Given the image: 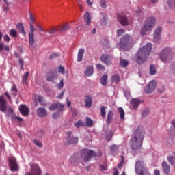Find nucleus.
<instances>
[{"label": "nucleus", "mask_w": 175, "mask_h": 175, "mask_svg": "<svg viewBox=\"0 0 175 175\" xmlns=\"http://www.w3.org/2000/svg\"><path fill=\"white\" fill-rule=\"evenodd\" d=\"M36 113L38 117H46L47 116V110L43 107H39L37 109Z\"/></svg>", "instance_id": "20"}, {"label": "nucleus", "mask_w": 175, "mask_h": 175, "mask_svg": "<svg viewBox=\"0 0 175 175\" xmlns=\"http://www.w3.org/2000/svg\"><path fill=\"white\" fill-rule=\"evenodd\" d=\"M100 114L103 118H105L106 117V107H105L104 106H103L100 109Z\"/></svg>", "instance_id": "42"}, {"label": "nucleus", "mask_w": 175, "mask_h": 175, "mask_svg": "<svg viewBox=\"0 0 175 175\" xmlns=\"http://www.w3.org/2000/svg\"><path fill=\"white\" fill-rule=\"evenodd\" d=\"M120 64L122 66V68H126V66H128V61L125 59H121L120 61Z\"/></svg>", "instance_id": "46"}, {"label": "nucleus", "mask_w": 175, "mask_h": 175, "mask_svg": "<svg viewBox=\"0 0 175 175\" xmlns=\"http://www.w3.org/2000/svg\"><path fill=\"white\" fill-rule=\"evenodd\" d=\"M17 29H18L20 33H21L22 35H23V36H25V35H27V32L25 31V30L24 29V25H23V23H19L16 25Z\"/></svg>", "instance_id": "25"}, {"label": "nucleus", "mask_w": 175, "mask_h": 175, "mask_svg": "<svg viewBox=\"0 0 175 175\" xmlns=\"http://www.w3.org/2000/svg\"><path fill=\"white\" fill-rule=\"evenodd\" d=\"M155 88H157V81L152 80L148 83L147 87L145 88V92L146 94H151V92L155 90Z\"/></svg>", "instance_id": "12"}, {"label": "nucleus", "mask_w": 175, "mask_h": 175, "mask_svg": "<svg viewBox=\"0 0 175 175\" xmlns=\"http://www.w3.org/2000/svg\"><path fill=\"white\" fill-rule=\"evenodd\" d=\"M65 105L61 104L59 103L52 104L50 107H49V110L54 111V110H59V111H62Z\"/></svg>", "instance_id": "15"}, {"label": "nucleus", "mask_w": 175, "mask_h": 175, "mask_svg": "<svg viewBox=\"0 0 175 175\" xmlns=\"http://www.w3.org/2000/svg\"><path fill=\"white\" fill-rule=\"evenodd\" d=\"M10 35L12 38H17V31H16V29H14L10 30Z\"/></svg>", "instance_id": "44"}, {"label": "nucleus", "mask_w": 175, "mask_h": 175, "mask_svg": "<svg viewBox=\"0 0 175 175\" xmlns=\"http://www.w3.org/2000/svg\"><path fill=\"white\" fill-rule=\"evenodd\" d=\"M36 27H37V29L38 31H40L41 32H44V29H43V28H42V26H40V25L37 24Z\"/></svg>", "instance_id": "60"}, {"label": "nucleus", "mask_w": 175, "mask_h": 175, "mask_svg": "<svg viewBox=\"0 0 175 175\" xmlns=\"http://www.w3.org/2000/svg\"><path fill=\"white\" fill-rule=\"evenodd\" d=\"M61 116V113L58 112V113H54L52 115L53 118H58V117H59Z\"/></svg>", "instance_id": "57"}, {"label": "nucleus", "mask_w": 175, "mask_h": 175, "mask_svg": "<svg viewBox=\"0 0 175 175\" xmlns=\"http://www.w3.org/2000/svg\"><path fill=\"white\" fill-rule=\"evenodd\" d=\"M66 136V141L67 144H76L79 142V138L73 137L72 131H68Z\"/></svg>", "instance_id": "9"}, {"label": "nucleus", "mask_w": 175, "mask_h": 175, "mask_svg": "<svg viewBox=\"0 0 175 175\" xmlns=\"http://www.w3.org/2000/svg\"><path fill=\"white\" fill-rule=\"evenodd\" d=\"M69 28V24L66 23L64 25L59 26L58 29L60 32H65V31H68Z\"/></svg>", "instance_id": "32"}, {"label": "nucleus", "mask_w": 175, "mask_h": 175, "mask_svg": "<svg viewBox=\"0 0 175 175\" xmlns=\"http://www.w3.org/2000/svg\"><path fill=\"white\" fill-rule=\"evenodd\" d=\"M96 153L94 151L88 149H83L81 151V159L83 161V162H88V161H91L92 157H96Z\"/></svg>", "instance_id": "7"}, {"label": "nucleus", "mask_w": 175, "mask_h": 175, "mask_svg": "<svg viewBox=\"0 0 175 175\" xmlns=\"http://www.w3.org/2000/svg\"><path fill=\"white\" fill-rule=\"evenodd\" d=\"M19 111L25 117L28 116V114H29V109H28V107L25 105H21L19 107Z\"/></svg>", "instance_id": "19"}, {"label": "nucleus", "mask_w": 175, "mask_h": 175, "mask_svg": "<svg viewBox=\"0 0 175 175\" xmlns=\"http://www.w3.org/2000/svg\"><path fill=\"white\" fill-rule=\"evenodd\" d=\"M144 130L142 126H139L131 135V146L133 150H137L142 147L143 144V139L144 138Z\"/></svg>", "instance_id": "1"}, {"label": "nucleus", "mask_w": 175, "mask_h": 175, "mask_svg": "<svg viewBox=\"0 0 175 175\" xmlns=\"http://www.w3.org/2000/svg\"><path fill=\"white\" fill-rule=\"evenodd\" d=\"M9 163H10V169L12 170V172H18V170L20 167H18V164L17 163V160H16V158L11 157L9 159Z\"/></svg>", "instance_id": "10"}, {"label": "nucleus", "mask_w": 175, "mask_h": 175, "mask_svg": "<svg viewBox=\"0 0 175 175\" xmlns=\"http://www.w3.org/2000/svg\"><path fill=\"white\" fill-rule=\"evenodd\" d=\"M92 124H94V122L91 118H86V126H92Z\"/></svg>", "instance_id": "43"}, {"label": "nucleus", "mask_w": 175, "mask_h": 175, "mask_svg": "<svg viewBox=\"0 0 175 175\" xmlns=\"http://www.w3.org/2000/svg\"><path fill=\"white\" fill-rule=\"evenodd\" d=\"M161 32H162V27H159L155 29L154 36H153V42L154 43H159V40H161Z\"/></svg>", "instance_id": "14"}, {"label": "nucleus", "mask_w": 175, "mask_h": 175, "mask_svg": "<svg viewBox=\"0 0 175 175\" xmlns=\"http://www.w3.org/2000/svg\"><path fill=\"white\" fill-rule=\"evenodd\" d=\"M124 95L127 99H129V98H131V94L129 92L124 91Z\"/></svg>", "instance_id": "63"}, {"label": "nucleus", "mask_w": 175, "mask_h": 175, "mask_svg": "<svg viewBox=\"0 0 175 175\" xmlns=\"http://www.w3.org/2000/svg\"><path fill=\"white\" fill-rule=\"evenodd\" d=\"M35 100H37L38 102H39V103H40L42 106H44V105H46V103H44V98L40 96H36Z\"/></svg>", "instance_id": "34"}, {"label": "nucleus", "mask_w": 175, "mask_h": 175, "mask_svg": "<svg viewBox=\"0 0 175 175\" xmlns=\"http://www.w3.org/2000/svg\"><path fill=\"white\" fill-rule=\"evenodd\" d=\"M49 33H55L57 32V28H52L48 31Z\"/></svg>", "instance_id": "59"}, {"label": "nucleus", "mask_w": 175, "mask_h": 175, "mask_svg": "<svg viewBox=\"0 0 175 175\" xmlns=\"http://www.w3.org/2000/svg\"><path fill=\"white\" fill-rule=\"evenodd\" d=\"M174 53H173V50L170 48H165L163 49L159 55V58L161 61L166 64L169 62V61H172L173 59V57Z\"/></svg>", "instance_id": "5"}, {"label": "nucleus", "mask_w": 175, "mask_h": 175, "mask_svg": "<svg viewBox=\"0 0 175 175\" xmlns=\"http://www.w3.org/2000/svg\"><path fill=\"white\" fill-rule=\"evenodd\" d=\"M118 20L122 25H129V24H131V18L126 17L125 14L120 15L118 17Z\"/></svg>", "instance_id": "13"}, {"label": "nucleus", "mask_w": 175, "mask_h": 175, "mask_svg": "<svg viewBox=\"0 0 175 175\" xmlns=\"http://www.w3.org/2000/svg\"><path fill=\"white\" fill-rule=\"evenodd\" d=\"M30 166V172H26L25 175H40L42 174V171L40 170V168L39 167V165L38 164L29 163Z\"/></svg>", "instance_id": "8"}, {"label": "nucleus", "mask_w": 175, "mask_h": 175, "mask_svg": "<svg viewBox=\"0 0 175 175\" xmlns=\"http://www.w3.org/2000/svg\"><path fill=\"white\" fill-rule=\"evenodd\" d=\"M94 74V67L92 66H89L86 68V70H85V75L90 77L92 76Z\"/></svg>", "instance_id": "27"}, {"label": "nucleus", "mask_w": 175, "mask_h": 175, "mask_svg": "<svg viewBox=\"0 0 175 175\" xmlns=\"http://www.w3.org/2000/svg\"><path fill=\"white\" fill-rule=\"evenodd\" d=\"M59 53H52L50 55V58H57V57H59Z\"/></svg>", "instance_id": "61"}, {"label": "nucleus", "mask_w": 175, "mask_h": 175, "mask_svg": "<svg viewBox=\"0 0 175 175\" xmlns=\"http://www.w3.org/2000/svg\"><path fill=\"white\" fill-rule=\"evenodd\" d=\"M113 60V56L103 55L100 57V61L105 64V65H111Z\"/></svg>", "instance_id": "16"}, {"label": "nucleus", "mask_w": 175, "mask_h": 175, "mask_svg": "<svg viewBox=\"0 0 175 175\" xmlns=\"http://www.w3.org/2000/svg\"><path fill=\"white\" fill-rule=\"evenodd\" d=\"M74 125L76 128H81V126H84V122H81V120H79L75 122Z\"/></svg>", "instance_id": "47"}, {"label": "nucleus", "mask_w": 175, "mask_h": 175, "mask_svg": "<svg viewBox=\"0 0 175 175\" xmlns=\"http://www.w3.org/2000/svg\"><path fill=\"white\" fill-rule=\"evenodd\" d=\"M162 167L165 174L169 175L170 174V165L167 164V162L163 161L162 163Z\"/></svg>", "instance_id": "21"}, {"label": "nucleus", "mask_w": 175, "mask_h": 175, "mask_svg": "<svg viewBox=\"0 0 175 175\" xmlns=\"http://www.w3.org/2000/svg\"><path fill=\"white\" fill-rule=\"evenodd\" d=\"M167 159L170 165H175V152H172L170 154L167 156Z\"/></svg>", "instance_id": "24"}, {"label": "nucleus", "mask_w": 175, "mask_h": 175, "mask_svg": "<svg viewBox=\"0 0 175 175\" xmlns=\"http://www.w3.org/2000/svg\"><path fill=\"white\" fill-rule=\"evenodd\" d=\"M120 75H118V74H115L113 75H112L111 77V83L113 84H118V83H120Z\"/></svg>", "instance_id": "31"}, {"label": "nucleus", "mask_w": 175, "mask_h": 175, "mask_svg": "<svg viewBox=\"0 0 175 175\" xmlns=\"http://www.w3.org/2000/svg\"><path fill=\"white\" fill-rule=\"evenodd\" d=\"M109 22V18L107 16H104L100 19V24L102 27H106L107 25V23Z\"/></svg>", "instance_id": "30"}, {"label": "nucleus", "mask_w": 175, "mask_h": 175, "mask_svg": "<svg viewBox=\"0 0 175 175\" xmlns=\"http://www.w3.org/2000/svg\"><path fill=\"white\" fill-rule=\"evenodd\" d=\"M33 143L34 144H36V146H37V147H42V142H40V141L38 139H34Z\"/></svg>", "instance_id": "51"}, {"label": "nucleus", "mask_w": 175, "mask_h": 175, "mask_svg": "<svg viewBox=\"0 0 175 175\" xmlns=\"http://www.w3.org/2000/svg\"><path fill=\"white\" fill-rule=\"evenodd\" d=\"M64 94H65V91L62 90L57 96V99H62L64 98Z\"/></svg>", "instance_id": "52"}, {"label": "nucleus", "mask_w": 175, "mask_h": 175, "mask_svg": "<svg viewBox=\"0 0 175 175\" xmlns=\"http://www.w3.org/2000/svg\"><path fill=\"white\" fill-rule=\"evenodd\" d=\"M150 75H154L157 73V69L155 68V65L152 64L150 65V68L149 71Z\"/></svg>", "instance_id": "39"}, {"label": "nucleus", "mask_w": 175, "mask_h": 175, "mask_svg": "<svg viewBox=\"0 0 175 175\" xmlns=\"http://www.w3.org/2000/svg\"><path fill=\"white\" fill-rule=\"evenodd\" d=\"M3 50H5V51H9V46L4 45L3 43L0 42V51L2 53Z\"/></svg>", "instance_id": "40"}, {"label": "nucleus", "mask_w": 175, "mask_h": 175, "mask_svg": "<svg viewBox=\"0 0 175 175\" xmlns=\"http://www.w3.org/2000/svg\"><path fill=\"white\" fill-rule=\"evenodd\" d=\"M28 76H29V72H27L23 75L22 78V82L26 85H28V83L27 82V80H28Z\"/></svg>", "instance_id": "38"}, {"label": "nucleus", "mask_w": 175, "mask_h": 175, "mask_svg": "<svg viewBox=\"0 0 175 175\" xmlns=\"http://www.w3.org/2000/svg\"><path fill=\"white\" fill-rule=\"evenodd\" d=\"M113 116H114V113H113V111H110L108 112L107 118V124H111V122L113 121Z\"/></svg>", "instance_id": "33"}, {"label": "nucleus", "mask_w": 175, "mask_h": 175, "mask_svg": "<svg viewBox=\"0 0 175 175\" xmlns=\"http://www.w3.org/2000/svg\"><path fill=\"white\" fill-rule=\"evenodd\" d=\"M29 20H30V23L33 25V23H35V18L33 17V15L32 14H29Z\"/></svg>", "instance_id": "50"}, {"label": "nucleus", "mask_w": 175, "mask_h": 175, "mask_svg": "<svg viewBox=\"0 0 175 175\" xmlns=\"http://www.w3.org/2000/svg\"><path fill=\"white\" fill-rule=\"evenodd\" d=\"M109 136L106 137V139L108 140V142H109V140H111V136H113V133L109 131Z\"/></svg>", "instance_id": "62"}, {"label": "nucleus", "mask_w": 175, "mask_h": 175, "mask_svg": "<svg viewBox=\"0 0 175 175\" xmlns=\"http://www.w3.org/2000/svg\"><path fill=\"white\" fill-rule=\"evenodd\" d=\"M29 25L30 31L29 32V46H33V44L35 43V35L33 33V32H35V27L32 24H29Z\"/></svg>", "instance_id": "11"}, {"label": "nucleus", "mask_w": 175, "mask_h": 175, "mask_svg": "<svg viewBox=\"0 0 175 175\" xmlns=\"http://www.w3.org/2000/svg\"><path fill=\"white\" fill-rule=\"evenodd\" d=\"M152 50V44L148 43L142 48L139 49L134 57V60L138 64H143L148 58Z\"/></svg>", "instance_id": "2"}, {"label": "nucleus", "mask_w": 175, "mask_h": 175, "mask_svg": "<svg viewBox=\"0 0 175 175\" xmlns=\"http://www.w3.org/2000/svg\"><path fill=\"white\" fill-rule=\"evenodd\" d=\"M154 175H161V172H159V170H154Z\"/></svg>", "instance_id": "64"}, {"label": "nucleus", "mask_w": 175, "mask_h": 175, "mask_svg": "<svg viewBox=\"0 0 175 175\" xmlns=\"http://www.w3.org/2000/svg\"><path fill=\"white\" fill-rule=\"evenodd\" d=\"M18 62L20 65V69H23L24 68V59H23L22 58H19Z\"/></svg>", "instance_id": "48"}, {"label": "nucleus", "mask_w": 175, "mask_h": 175, "mask_svg": "<svg viewBox=\"0 0 175 175\" xmlns=\"http://www.w3.org/2000/svg\"><path fill=\"white\" fill-rule=\"evenodd\" d=\"M100 6L102 8H105L106 7V0H100Z\"/></svg>", "instance_id": "58"}, {"label": "nucleus", "mask_w": 175, "mask_h": 175, "mask_svg": "<svg viewBox=\"0 0 175 175\" xmlns=\"http://www.w3.org/2000/svg\"><path fill=\"white\" fill-rule=\"evenodd\" d=\"M3 40H4V42H10V37H9V36H8V35H5L3 36Z\"/></svg>", "instance_id": "56"}, {"label": "nucleus", "mask_w": 175, "mask_h": 175, "mask_svg": "<svg viewBox=\"0 0 175 175\" xmlns=\"http://www.w3.org/2000/svg\"><path fill=\"white\" fill-rule=\"evenodd\" d=\"M17 92H18L17 87H16V85H13L11 88V95L12 96H17Z\"/></svg>", "instance_id": "36"}, {"label": "nucleus", "mask_w": 175, "mask_h": 175, "mask_svg": "<svg viewBox=\"0 0 175 175\" xmlns=\"http://www.w3.org/2000/svg\"><path fill=\"white\" fill-rule=\"evenodd\" d=\"M58 72L59 73H61L62 75H65V68L62 66H58Z\"/></svg>", "instance_id": "49"}, {"label": "nucleus", "mask_w": 175, "mask_h": 175, "mask_svg": "<svg viewBox=\"0 0 175 175\" xmlns=\"http://www.w3.org/2000/svg\"><path fill=\"white\" fill-rule=\"evenodd\" d=\"M84 53H85V51L84 49L81 48L77 54V62H81L83 61V57H84Z\"/></svg>", "instance_id": "23"}, {"label": "nucleus", "mask_w": 175, "mask_h": 175, "mask_svg": "<svg viewBox=\"0 0 175 175\" xmlns=\"http://www.w3.org/2000/svg\"><path fill=\"white\" fill-rule=\"evenodd\" d=\"M135 172L137 175H151L148 172V169L146 167V165L143 161H137L135 164Z\"/></svg>", "instance_id": "6"}, {"label": "nucleus", "mask_w": 175, "mask_h": 175, "mask_svg": "<svg viewBox=\"0 0 175 175\" xmlns=\"http://www.w3.org/2000/svg\"><path fill=\"white\" fill-rule=\"evenodd\" d=\"M85 103L86 107H91L92 106V98L90 96H86L85 98Z\"/></svg>", "instance_id": "29"}, {"label": "nucleus", "mask_w": 175, "mask_h": 175, "mask_svg": "<svg viewBox=\"0 0 175 175\" xmlns=\"http://www.w3.org/2000/svg\"><path fill=\"white\" fill-rule=\"evenodd\" d=\"M148 113H150V109H144L142 112L143 117H146V116H147V114H148Z\"/></svg>", "instance_id": "53"}, {"label": "nucleus", "mask_w": 175, "mask_h": 175, "mask_svg": "<svg viewBox=\"0 0 175 175\" xmlns=\"http://www.w3.org/2000/svg\"><path fill=\"white\" fill-rule=\"evenodd\" d=\"M131 104L133 107V109H134V110H136V109L139 107V105H140V100L137 98H133L131 101Z\"/></svg>", "instance_id": "26"}, {"label": "nucleus", "mask_w": 175, "mask_h": 175, "mask_svg": "<svg viewBox=\"0 0 175 175\" xmlns=\"http://www.w3.org/2000/svg\"><path fill=\"white\" fill-rule=\"evenodd\" d=\"M134 12L136 16H142L143 8H142L141 7H136L134 8Z\"/></svg>", "instance_id": "37"}, {"label": "nucleus", "mask_w": 175, "mask_h": 175, "mask_svg": "<svg viewBox=\"0 0 175 175\" xmlns=\"http://www.w3.org/2000/svg\"><path fill=\"white\" fill-rule=\"evenodd\" d=\"M120 117L122 120H124L125 118V112L124 111V109L122 107H120L118 109Z\"/></svg>", "instance_id": "41"}, {"label": "nucleus", "mask_w": 175, "mask_h": 175, "mask_svg": "<svg viewBox=\"0 0 175 175\" xmlns=\"http://www.w3.org/2000/svg\"><path fill=\"white\" fill-rule=\"evenodd\" d=\"M155 24H157V19L155 17H148L145 21L144 25L141 29L140 34L142 35V36L144 35H148V33L151 32V30L154 29Z\"/></svg>", "instance_id": "3"}, {"label": "nucleus", "mask_w": 175, "mask_h": 175, "mask_svg": "<svg viewBox=\"0 0 175 175\" xmlns=\"http://www.w3.org/2000/svg\"><path fill=\"white\" fill-rule=\"evenodd\" d=\"M135 44L133 38L129 35H124L121 39L120 43L118 44L120 50L128 51Z\"/></svg>", "instance_id": "4"}, {"label": "nucleus", "mask_w": 175, "mask_h": 175, "mask_svg": "<svg viewBox=\"0 0 175 175\" xmlns=\"http://www.w3.org/2000/svg\"><path fill=\"white\" fill-rule=\"evenodd\" d=\"M57 90H62L64 88V79H62L59 83L56 85Z\"/></svg>", "instance_id": "45"}, {"label": "nucleus", "mask_w": 175, "mask_h": 175, "mask_svg": "<svg viewBox=\"0 0 175 175\" xmlns=\"http://www.w3.org/2000/svg\"><path fill=\"white\" fill-rule=\"evenodd\" d=\"M124 33H125V30H124L123 29H120L117 31L118 36H121V35Z\"/></svg>", "instance_id": "54"}, {"label": "nucleus", "mask_w": 175, "mask_h": 175, "mask_svg": "<svg viewBox=\"0 0 175 175\" xmlns=\"http://www.w3.org/2000/svg\"><path fill=\"white\" fill-rule=\"evenodd\" d=\"M8 103V101L6 99H5V97L3 96H0V111L3 113H5L6 111V104Z\"/></svg>", "instance_id": "17"}, {"label": "nucleus", "mask_w": 175, "mask_h": 175, "mask_svg": "<svg viewBox=\"0 0 175 175\" xmlns=\"http://www.w3.org/2000/svg\"><path fill=\"white\" fill-rule=\"evenodd\" d=\"M91 18H92V16H91L90 12H85L84 15V21L86 25H91Z\"/></svg>", "instance_id": "22"}, {"label": "nucleus", "mask_w": 175, "mask_h": 175, "mask_svg": "<svg viewBox=\"0 0 175 175\" xmlns=\"http://www.w3.org/2000/svg\"><path fill=\"white\" fill-rule=\"evenodd\" d=\"M96 68H97V69H99L100 70H105V66H103L100 64H98L96 65Z\"/></svg>", "instance_id": "55"}, {"label": "nucleus", "mask_w": 175, "mask_h": 175, "mask_svg": "<svg viewBox=\"0 0 175 175\" xmlns=\"http://www.w3.org/2000/svg\"><path fill=\"white\" fill-rule=\"evenodd\" d=\"M107 75H104L100 81V84H102V85H107Z\"/></svg>", "instance_id": "35"}, {"label": "nucleus", "mask_w": 175, "mask_h": 175, "mask_svg": "<svg viewBox=\"0 0 175 175\" xmlns=\"http://www.w3.org/2000/svg\"><path fill=\"white\" fill-rule=\"evenodd\" d=\"M119 148H120V146L115 145V144L112 145L110 147L111 154L112 155H116V154H117V152H118Z\"/></svg>", "instance_id": "28"}, {"label": "nucleus", "mask_w": 175, "mask_h": 175, "mask_svg": "<svg viewBox=\"0 0 175 175\" xmlns=\"http://www.w3.org/2000/svg\"><path fill=\"white\" fill-rule=\"evenodd\" d=\"M58 74L55 72H49L46 75L47 81H54L57 79Z\"/></svg>", "instance_id": "18"}]
</instances>
